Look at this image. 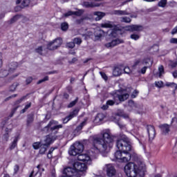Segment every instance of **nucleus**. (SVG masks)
<instances>
[{"label": "nucleus", "mask_w": 177, "mask_h": 177, "mask_svg": "<svg viewBox=\"0 0 177 177\" xmlns=\"http://www.w3.org/2000/svg\"><path fill=\"white\" fill-rule=\"evenodd\" d=\"M84 13V10H79L78 11L73 12L75 16H81Z\"/></svg>", "instance_id": "nucleus-47"}, {"label": "nucleus", "mask_w": 177, "mask_h": 177, "mask_svg": "<svg viewBox=\"0 0 177 177\" xmlns=\"http://www.w3.org/2000/svg\"><path fill=\"white\" fill-rule=\"evenodd\" d=\"M66 46L68 48H71V49H73V48L75 47V44L74 41H71L66 44Z\"/></svg>", "instance_id": "nucleus-52"}, {"label": "nucleus", "mask_w": 177, "mask_h": 177, "mask_svg": "<svg viewBox=\"0 0 177 177\" xmlns=\"http://www.w3.org/2000/svg\"><path fill=\"white\" fill-rule=\"evenodd\" d=\"M172 35H175V34H177V26L171 30Z\"/></svg>", "instance_id": "nucleus-64"}, {"label": "nucleus", "mask_w": 177, "mask_h": 177, "mask_svg": "<svg viewBox=\"0 0 177 177\" xmlns=\"http://www.w3.org/2000/svg\"><path fill=\"white\" fill-rule=\"evenodd\" d=\"M41 145H42L41 142H36L32 144V147L35 150H38L41 147Z\"/></svg>", "instance_id": "nucleus-37"}, {"label": "nucleus", "mask_w": 177, "mask_h": 177, "mask_svg": "<svg viewBox=\"0 0 177 177\" xmlns=\"http://www.w3.org/2000/svg\"><path fill=\"white\" fill-rule=\"evenodd\" d=\"M63 44L62 38H57L47 44V49L49 50H56L57 48H60Z\"/></svg>", "instance_id": "nucleus-6"}, {"label": "nucleus", "mask_w": 177, "mask_h": 177, "mask_svg": "<svg viewBox=\"0 0 177 177\" xmlns=\"http://www.w3.org/2000/svg\"><path fill=\"white\" fill-rule=\"evenodd\" d=\"M166 86H171V88H175V91L177 90V84H176L174 82L171 83H167L166 84Z\"/></svg>", "instance_id": "nucleus-48"}, {"label": "nucleus", "mask_w": 177, "mask_h": 177, "mask_svg": "<svg viewBox=\"0 0 177 177\" xmlns=\"http://www.w3.org/2000/svg\"><path fill=\"white\" fill-rule=\"evenodd\" d=\"M61 29L62 31H67L68 29V24L64 22L61 24Z\"/></svg>", "instance_id": "nucleus-41"}, {"label": "nucleus", "mask_w": 177, "mask_h": 177, "mask_svg": "<svg viewBox=\"0 0 177 177\" xmlns=\"http://www.w3.org/2000/svg\"><path fill=\"white\" fill-rule=\"evenodd\" d=\"M167 0H160L158 3V6H159V8H165V6H167Z\"/></svg>", "instance_id": "nucleus-36"}, {"label": "nucleus", "mask_w": 177, "mask_h": 177, "mask_svg": "<svg viewBox=\"0 0 177 177\" xmlns=\"http://www.w3.org/2000/svg\"><path fill=\"white\" fill-rule=\"evenodd\" d=\"M115 158L117 160H120V162H121V160L122 158V151L118 150L115 153Z\"/></svg>", "instance_id": "nucleus-33"}, {"label": "nucleus", "mask_w": 177, "mask_h": 177, "mask_svg": "<svg viewBox=\"0 0 177 177\" xmlns=\"http://www.w3.org/2000/svg\"><path fill=\"white\" fill-rule=\"evenodd\" d=\"M149 63H151V60L150 59H145L142 61V64L144 66H147V64H149Z\"/></svg>", "instance_id": "nucleus-53"}, {"label": "nucleus", "mask_w": 177, "mask_h": 177, "mask_svg": "<svg viewBox=\"0 0 177 177\" xmlns=\"http://www.w3.org/2000/svg\"><path fill=\"white\" fill-rule=\"evenodd\" d=\"M93 15H94V16H97L95 17V21H99V20H102L103 19V17H104V16H106V13L99 12V11L94 12Z\"/></svg>", "instance_id": "nucleus-26"}, {"label": "nucleus", "mask_w": 177, "mask_h": 177, "mask_svg": "<svg viewBox=\"0 0 177 177\" xmlns=\"http://www.w3.org/2000/svg\"><path fill=\"white\" fill-rule=\"evenodd\" d=\"M73 43L77 45H81L82 44V39L80 37H76L73 39Z\"/></svg>", "instance_id": "nucleus-42"}, {"label": "nucleus", "mask_w": 177, "mask_h": 177, "mask_svg": "<svg viewBox=\"0 0 177 177\" xmlns=\"http://www.w3.org/2000/svg\"><path fill=\"white\" fill-rule=\"evenodd\" d=\"M46 81H49V77L46 76L44 77V79H41L37 82V85H39V84H42V82H45Z\"/></svg>", "instance_id": "nucleus-45"}, {"label": "nucleus", "mask_w": 177, "mask_h": 177, "mask_svg": "<svg viewBox=\"0 0 177 177\" xmlns=\"http://www.w3.org/2000/svg\"><path fill=\"white\" fill-rule=\"evenodd\" d=\"M57 124H59L57 121L50 120L48 124L42 129L43 132H49V130L55 131V129H60V128L63 127L62 124L57 125Z\"/></svg>", "instance_id": "nucleus-5"}, {"label": "nucleus", "mask_w": 177, "mask_h": 177, "mask_svg": "<svg viewBox=\"0 0 177 177\" xmlns=\"http://www.w3.org/2000/svg\"><path fill=\"white\" fill-rule=\"evenodd\" d=\"M21 17V15H17L14 16L10 19V23L11 24L15 23V21H17V20H19V19H20Z\"/></svg>", "instance_id": "nucleus-38"}, {"label": "nucleus", "mask_w": 177, "mask_h": 177, "mask_svg": "<svg viewBox=\"0 0 177 177\" xmlns=\"http://www.w3.org/2000/svg\"><path fill=\"white\" fill-rule=\"evenodd\" d=\"M73 168L77 171V174L81 176V173L84 174L86 169H88V167H86V165L85 163H82L80 162H76L73 164Z\"/></svg>", "instance_id": "nucleus-8"}, {"label": "nucleus", "mask_w": 177, "mask_h": 177, "mask_svg": "<svg viewBox=\"0 0 177 177\" xmlns=\"http://www.w3.org/2000/svg\"><path fill=\"white\" fill-rule=\"evenodd\" d=\"M138 93H139L138 91H134L133 93L131 95V97L134 99L135 97H136V95H138Z\"/></svg>", "instance_id": "nucleus-62"}, {"label": "nucleus", "mask_w": 177, "mask_h": 177, "mask_svg": "<svg viewBox=\"0 0 177 177\" xmlns=\"http://www.w3.org/2000/svg\"><path fill=\"white\" fill-rule=\"evenodd\" d=\"M35 52L39 53V55H42V46H39L37 48H36Z\"/></svg>", "instance_id": "nucleus-55"}, {"label": "nucleus", "mask_w": 177, "mask_h": 177, "mask_svg": "<svg viewBox=\"0 0 177 177\" xmlns=\"http://www.w3.org/2000/svg\"><path fill=\"white\" fill-rule=\"evenodd\" d=\"M170 43L171 44H177V38H171L170 39Z\"/></svg>", "instance_id": "nucleus-63"}, {"label": "nucleus", "mask_w": 177, "mask_h": 177, "mask_svg": "<svg viewBox=\"0 0 177 177\" xmlns=\"http://www.w3.org/2000/svg\"><path fill=\"white\" fill-rule=\"evenodd\" d=\"M146 166L142 162H129L124 167V172L128 177L143 176Z\"/></svg>", "instance_id": "nucleus-2"}, {"label": "nucleus", "mask_w": 177, "mask_h": 177, "mask_svg": "<svg viewBox=\"0 0 177 177\" xmlns=\"http://www.w3.org/2000/svg\"><path fill=\"white\" fill-rule=\"evenodd\" d=\"M147 131L149 140H153L156 138V129L151 125L147 127Z\"/></svg>", "instance_id": "nucleus-10"}, {"label": "nucleus", "mask_w": 177, "mask_h": 177, "mask_svg": "<svg viewBox=\"0 0 177 177\" xmlns=\"http://www.w3.org/2000/svg\"><path fill=\"white\" fill-rule=\"evenodd\" d=\"M12 128L13 125H11V128L10 127H8L6 129V133L3 136V140H4V142H8L9 140V133L12 132Z\"/></svg>", "instance_id": "nucleus-21"}, {"label": "nucleus", "mask_w": 177, "mask_h": 177, "mask_svg": "<svg viewBox=\"0 0 177 177\" xmlns=\"http://www.w3.org/2000/svg\"><path fill=\"white\" fill-rule=\"evenodd\" d=\"M17 142H19V137L16 136L10 145V150H13L17 147Z\"/></svg>", "instance_id": "nucleus-28"}, {"label": "nucleus", "mask_w": 177, "mask_h": 177, "mask_svg": "<svg viewBox=\"0 0 177 177\" xmlns=\"http://www.w3.org/2000/svg\"><path fill=\"white\" fill-rule=\"evenodd\" d=\"M120 44H124V40L121 39H115L112 40L111 42L106 43L105 44L106 48H114V46H117V45H120Z\"/></svg>", "instance_id": "nucleus-11"}, {"label": "nucleus", "mask_w": 177, "mask_h": 177, "mask_svg": "<svg viewBox=\"0 0 177 177\" xmlns=\"http://www.w3.org/2000/svg\"><path fill=\"white\" fill-rule=\"evenodd\" d=\"M115 100H120V102H125L127 99L129 97L128 93L118 94L116 93L114 95Z\"/></svg>", "instance_id": "nucleus-15"}, {"label": "nucleus", "mask_w": 177, "mask_h": 177, "mask_svg": "<svg viewBox=\"0 0 177 177\" xmlns=\"http://www.w3.org/2000/svg\"><path fill=\"white\" fill-rule=\"evenodd\" d=\"M19 165H16L14 167V174H17V172H19Z\"/></svg>", "instance_id": "nucleus-60"}, {"label": "nucleus", "mask_w": 177, "mask_h": 177, "mask_svg": "<svg viewBox=\"0 0 177 177\" xmlns=\"http://www.w3.org/2000/svg\"><path fill=\"white\" fill-rule=\"evenodd\" d=\"M124 74H128L129 75L132 73V71H131V68H129V67L126 66L124 68Z\"/></svg>", "instance_id": "nucleus-46"}, {"label": "nucleus", "mask_w": 177, "mask_h": 177, "mask_svg": "<svg viewBox=\"0 0 177 177\" xmlns=\"http://www.w3.org/2000/svg\"><path fill=\"white\" fill-rule=\"evenodd\" d=\"M17 62H11L8 65L7 69L9 71V73H13V71H15L16 68H17Z\"/></svg>", "instance_id": "nucleus-23"}, {"label": "nucleus", "mask_w": 177, "mask_h": 177, "mask_svg": "<svg viewBox=\"0 0 177 177\" xmlns=\"http://www.w3.org/2000/svg\"><path fill=\"white\" fill-rule=\"evenodd\" d=\"M78 103V97H76V99L74 101H72L70 102V104L68 105V109H71V107H74L75 104Z\"/></svg>", "instance_id": "nucleus-40"}, {"label": "nucleus", "mask_w": 177, "mask_h": 177, "mask_svg": "<svg viewBox=\"0 0 177 177\" xmlns=\"http://www.w3.org/2000/svg\"><path fill=\"white\" fill-rule=\"evenodd\" d=\"M68 153L70 156H77L80 153L79 151H77L73 145L71 146Z\"/></svg>", "instance_id": "nucleus-31"}, {"label": "nucleus", "mask_w": 177, "mask_h": 177, "mask_svg": "<svg viewBox=\"0 0 177 177\" xmlns=\"http://www.w3.org/2000/svg\"><path fill=\"white\" fill-rule=\"evenodd\" d=\"M100 74L103 80H104V81H107V80H109V77H107V75H106V73H104V72H100Z\"/></svg>", "instance_id": "nucleus-54"}, {"label": "nucleus", "mask_w": 177, "mask_h": 177, "mask_svg": "<svg viewBox=\"0 0 177 177\" xmlns=\"http://www.w3.org/2000/svg\"><path fill=\"white\" fill-rule=\"evenodd\" d=\"M171 125L174 129H177V116L172 118Z\"/></svg>", "instance_id": "nucleus-35"}, {"label": "nucleus", "mask_w": 177, "mask_h": 177, "mask_svg": "<svg viewBox=\"0 0 177 177\" xmlns=\"http://www.w3.org/2000/svg\"><path fill=\"white\" fill-rule=\"evenodd\" d=\"M86 121H88V119H84V120L79 126L76 127L75 131L80 132V131H82V128H84V127L86 125Z\"/></svg>", "instance_id": "nucleus-30"}, {"label": "nucleus", "mask_w": 177, "mask_h": 177, "mask_svg": "<svg viewBox=\"0 0 177 177\" xmlns=\"http://www.w3.org/2000/svg\"><path fill=\"white\" fill-rule=\"evenodd\" d=\"M77 160L83 162H87V164H91V156L87 153L79 154L77 156Z\"/></svg>", "instance_id": "nucleus-12"}, {"label": "nucleus", "mask_w": 177, "mask_h": 177, "mask_svg": "<svg viewBox=\"0 0 177 177\" xmlns=\"http://www.w3.org/2000/svg\"><path fill=\"white\" fill-rule=\"evenodd\" d=\"M64 175L66 177H81L78 174V172L73 167H66L63 171Z\"/></svg>", "instance_id": "nucleus-7"}, {"label": "nucleus", "mask_w": 177, "mask_h": 177, "mask_svg": "<svg viewBox=\"0 0 177 177\" xmlns=\"http://www.w3.org/2000/svg\"><path fill=\"white\" fill-rule=\"evenodd\" d=\"M130 38L131 39H133L134 41H138V39H139V38H140V36H139V35H138V34H132V35H131Z\"/></svg>", "instance_id": "nucleus-43"}, {"label": "nucleus", "mask_w": 177, "mask_h": 177, "mask_svg": "<svg viewBox=\"0 0 177 177\" xmlns=\"http://www.w3.org/2000/svg\"><path fill=\"white\" fill-rule=\"evenodd\" d=\"M55 140H56V137L53 136L48 135L46 136V138L44 140V143L43 145L49 147V146H50V145H52V143H53Z\"/></svg>", "instance_id": "nucleus-14"}, {"label": "nucleus", "mask_w": 177, "mask_h": 177, "mask_svg": "<svg viewBox=\"0 0 177 177\" xmlns=\"http://www.w3.org/2000/svg\"><path fill=\"white\" fill-rule=\"evenodd\" d=\"M113 15H116L118 16H128L129 13L127 12V10H115L113 12Z\"/></svg>", "instance_id": "nucleus-27"}, {"label": "nucleus", "mask_w": 177, "mask_h": 177, "mask_svg": "<svg viewBox=\"0 0 177 177\" xmlns=\"http://www.w3.org/2000/svg\"><path fill=\"white\" fill-rule=\"evenodd\" d=\"M101 27L102 28H113V30H117V26L114 24V22L108 21L105 24H102Z\"/></svg>", "instance_id": "nucleus-19"}, {"label": "nucleus", "mask_w": 177, "mask_h": 177, "mask_svg": "<svg viewBox=\"0 0 177 177\" xmlns=\"http://www.w3.org/2000/svg\"><path fill=\"white\" fill-rule=\"evenodd\" d=\"M48 146L44 144H41L40 146V149L39 151V154H45V152L48 150Z\"/></svg>", "instance_id": "nucleus-32"}, {"label": "nucleus", "mask_w": 177, "mask_h": 177, "mask_svg": "<svg viewBox=\"0 0 177 177\" xmlns=\"http://www.w3.org/2000/svg\"><path fill=\"white\" fill-rule=\"evenodd\" d=\"M26 85L30 84V82H32V77H28L26 80Z\"/></svg>", "instance_id": "nucleus-58"}, {"label": "nucleus", "mask_w": 177, "mask_h": 177, "mask_svg": "<svg viewBox=\"0 0 177 177\" xmlns=\"http://www.w3.org/2000/svg\"><path fill=\"white\" fill-rule=\"evenodd\" d=\"M106 116V112H100L95 117V122H100V121H103Z\"/></svg>", "instance_id": "nucleus-22"}, {"label": "nucleus", "mask_w": 177, "mask_h": 177, "mask_svg": "<svg viewBox=\"0 0 177 177\" xmlns=\"http://www.w3.org/2000/svg\"><path fill=\"white\" fill-rule=\"evenodd\" d=\"M160 131L162 135H167L169 133V125L167 124H164L160 126Z\"/></svg>", "instance_id": "nucleus-20"}, {"label": "nucleus", "mask_w": 177, "mask_h": 177, "mask_svg": "<svg viewBox=\"0 0 177 177\" xmlns=\"http://www.w3.org/2000/svg\"><path fill=\"white\" fill-rule=\"evenodd\" d=\"M91 151L93 153H108L114 145V136L111 135L110 131L104 130L100 136L92 137Z\"/></svg>", "instance_id": "nucleus-1"}, {"label": "nucleus", "mask_w": 177, "mask_h": 177, "mask_svg": "<svg viewBox=\"0 0 177 177\" xmlns=\"http://www.w3.org/2000/svg\"><path fill=\"white\" fill-rule=\"evenodd\" d=\"M120 21L121 23H127V24H129V23L132 21V19H131L129 17H120Z\"/></svg>", "instance_id": "nucleus-34"}, {"label": "nucleus", "mask_w": 177, "mask_h": 177, "mask_svg": "<svg viewBox=\"0 0 177 177\" xmlns=\"http://www.w3.org/2000/svg\"><path fill=\"white\" fill-rule=\"evenodd\" d=\"M31 107V102H28L25 107L21 110V111H26V110H28Z\"/></svg>", "instance_id": "nucleus-56"}, {"label": "nucleus", "mask_w": 177, "mask_h": 177, "mask_svg": "<svg viewBox=\"0 0 177 177\" xmlns=\"http://www.w3.org/2000/svg\"><path fill=\"white\" fill-rule=\"evenodd\" d=\"M74 15L73 11H68V12L64 14V17H68V16H73Z\"/></svg>", "instance_id": "nucleus-59"}, {"label": "nucleus", "mask_w": 177, "mask_h": 177, "mask_svg": "<svg viewBox=\"0 0 177 177\" xmlns=\"http://www.w3.org/2000/svg\"><path fill=\"white\" fill-rule=\"evenodd\" d=\"M30 5L32 6L37 5V0H24L21 3L22 8H26V6H29Z\"/></svg>", "instance_id": "nucleus-17"}, {"label": "nucleus", "mask_w": 177, "mask_h": 177, "mask_svg": "<svg viewBox=\"0 0 177 177\" xmlns=\"http://www.w3.org/2000/svg\"><path fill=\"white\" fill-rule=\"evenodd\" d=\"M103 34H104V31L102 29H97L94 32V41H99L102 37H103Z\"/></svg>", "instance_id": "nucleus-18"}, {"label": "nucleus", "mask_w": 177, "mask_h": 177, "mask_svg": "<svg viewBox=\"0 0 177 177\" xmlns=\"http://www.w3.org/2000/svg\"><path fill=\"white\" fill-rule=\"evenodd\" d=\"M32 121H34V115H29L28 117V120H27L28 125H30V124H31V122H32Z\"/></svg>", "instance_id": "nucleus-44"}, {"label": "nucleus", "mask_w": 177, "mask_h": 177, "mask_svg": "<svg viewBox=\"0 0 177 177\" xmlns=\"http://www.w3.org/2000/svg\"><path fill=\"white\" fill-rule=\"evenodd\" d=\"M163 82L162 81L160 82H155V86L157 88H162Z\"/></svg>", "instance_id": "nucleus-51"}, {"label": "nucleus", "mask_w": 177, "mask_h": 177, "mask_svg": "<svg viewBox=\"0 0 177 177\" xmlns=\"http://www.w3.org/2000/svg\"><path fill=\"white\" fill-rule=\"evenodd\" d=\"M114 101L109 100L106 102V104H108V106H113V104L115 103V102H117V100H115V97H113Z\"/></svg>", "instance_id": "nucleus-49"}, {"label": "nucleus", "mask_w": 177, "mask_h": 177, "mask_svg": "<svg viewBox=\"0 0 177 177\" xmlns=\"http://www.w3.org/2000/svg\"><path fill=\"white\" fill-rule=\"evenodd\" d=\"M147 68H149V66H144L141 68L140 73H141V74H146V71L147 70Z\"/></svg>", "instance_id": "nucleus-57"}, {"label": "nucleus", "mask_w": 177, "mask_h": 177, "mask_svg": "<svg viewBox=\"0 0 177 177\" xmlns=\"http://www.w3.org/2000/svg\"><path fill=\"white\" fill-rule=\"evenodd\" d=\"M116 147H118V150L122 151L120 162H128L129 161H131L132 156L129 152L131 151L132 147L131 146L129 138L124 137L122 139L118 140Z\"/></svg>", "instance_id": "nucleus-3"}, {"label": "nucleus", "mask_w": 177, "mask_h": 177, "mask_svg": "<svg viewBox=\"0 0 177 177\" xmlns=\"http://www.w3.org/2000/svg\"><path fill=\"white\" fill-rule=\"evenodd\" d=\"M121 74H122V70H121L120 67H115L113 69V75H114V77H120Z\"/></svg>", "instance_id": "nucleus-29"}, {"label": "nucleus", "mask_w": 177, "mask_h": 177, "mask_svg": "<svg viewBox=\"0 0 177 177\" xmlns=\"http://www.w3.org/2000/svg\"><path fill=\"white\" fill-rule=\"evenodd\" d=\"M82 6L84 8H99L100 4L95 2L84 1L82 3Z\"/></svg>", "instance_id": "nucleus-16"}, {"label": "nucleus", "mask_w": 177, "mask_h": 177, "mask_svg": "<svg viewBox=\"0 0 177 177\" xmlns=\"http://www.w3.org/2000/svg\"><path fill=\"white\" fill-rule=\"evenodd\" d=\"M19 86V83H14L10 86V91L11 92H15L16 91V88Z\"/></svg>", "instance_id": "nucleus-39"}, {"label": "nucleus", "mask_w": 177, "mask_h": 177, "mask_svg": "<svg viewBox=\"0 0 177 177\" xmlns=\"http://www.w3.org/2000/svg\"><path fill=\"white\" fill-rule=\"evenodd\" d=\"M121 117L122 118H129V115H128L127 113H122V112L115 113H112L111 116H109V120H110V121H113V122H115L116 124H118V125L120 127V128L122 129L125 126L120 124L119 121H120V118H121Z\"/></svg>", "instance_id": "nucleus-4"}, {"label": "nucleus", "mask_w": 177, "mask_h": 177, "mask_svg": "<svg viewBox=\"0 0 177 177\" xmlns=\"http://www.w3.org/2000/svg\"><path fill=\"white\" fill-rule=\"evenodd\" d=\"M158 71H159V77H161V75L164 74V66H159Z\"/></svg>", "instance_id": "nucleus-50"}, {"label": "nucleus", "mask_w": 177, "mask_h": 177, "mask_svg": "<svg viewBox=\"0 0 177 177\" xmlns=\"http://www.w3.org/2000/svg\"><path fill=\"white\" fill-rule=\"evenodd\" d=\"M106 175L109 177H113L117 174V171H115V168L113 167L111 165H106Z\"/></svg>", "instance_id": "nucleus-13"}, {"label": "nucleus", "mask_w": 177, "mask_h": 177, "mask_svg": "<svg viewBox=\"0 0 177 177\" xmlns=\"http://www.w3.org/2000/svg\"><path fill=\"white\" fill-rule=\"evenodd\" d=\"M173 152L174 153H177V139L176 140V143H175L174 147L173 148Z\"/></svg>", "instance_id": "nucleus-61"}, {"label": "nucleus", "mask_w": 177, "mask_h": 177, "mask_svg": "<svg viewBox=\"0 0 177 177\" xmlns=\"http://www.w3.org/2000/svg\"><path fill=\"white\" fill-rule=\"evenodd\" d=\"M72 147H74L77 151H79V153L84 151V145L81 142H76L72 145Z\"/></svg>", "instance_id": "nucleus-24"}, {"label": "nucleus", "mask_w": 177, "mask_h": 177, "mask_svg": "<svg viewBox=\"0 0 177 177\" xmlns=\"http://www.w3.org/2000/svg\"><path fill=\"white\" fill-rule=\"evenodd\" d=\"M78 114V112H72L69 115L62 120L64 124H67L70 120L76 117Z\"/></svg>", "instance_id": "nucleus-25"}, {"label": "nucleus", "mask_w": 177, "mask_h": 177, "mask_svg": "<svg viewBox=\"0 0 177 177\" xmlns=\"http://www.w3.org/2000/svg\"><path fill=\"white\" fill-rule=\"evenodd\" d=\"M126 31H130L131 32H135V31H137V32L143 31V26L130 25L126 27Z\"/></svg>", "instance_id": "nucleus-9"}]
</instances>
